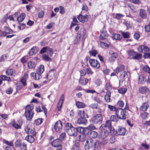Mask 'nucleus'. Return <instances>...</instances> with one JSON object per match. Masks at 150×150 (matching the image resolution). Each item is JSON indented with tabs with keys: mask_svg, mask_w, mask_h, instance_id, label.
<instances>
[{
	"mask_svg": "<svg viewBox=\"0 0 150 150\" xmlns=\"http://www.w3.org/2000/svg\"><path fill=\"white\" fill-rule=\"evenodd\" d=\"M80 73L81 77L85 76L87 74L89 77L90 76L93 74V72L90 68H86L85 69L81 70L80 71ZM90 79H88V78H86L81 77L79 80V83L80 84L82 85H85L88 83L89 80Z\"/></svg>",
	"mask_w": 150,
	"mask_h": 150,
	"instance_id": "nucleus-1",
	"label": "nucleus"
},
{
	"mask_svg": "<svg viewBox=\"0 0 150 150\" xmlns=\"http://www.w3.org/2000/svg\"><path fill=\"white\" fill-rule=\"evenodd\" d=\"M86 31L84 28H81L78 32L77 37L75 40L74 44H77L82 40H84L87 37Z\"/></svg>",
	"mask_w": 150,
	"mask_h": 150,
	"instance_id": "nucleus-2",
	"label": "nucleus"
},
{
	"mask_svg": "<svg viewBox=\"0 0 150 150\" xmlns=\"http://www.w3.org/2000/svg\"><path fill=\"white\" fill-rule=\"evenodd\" d=\"M116 114L117 118L120 119L125 120L126 119L127 116L125 110L120 108L117 109Z\"/></svg>",
	"mask_w": 150,
	"mask_h": 150,
	"instance_id": "nucleus-3",
	"label": "nucleus"
},
{
	"mask_svg": "<svg viewBox=\"0 0 150 150\" xmlns=\"http://www.w3.org/2000/svg\"><path fill=\"white\" fill-rule=\"evenodd\" d=\"M81 127L77 128L72 126L68 128L67 130V132L70 136H76L77 135V133Z\"/></svg>",
	"mask_w": 150,
	"mask_h": 150,
	"instance_id": "nucleus-4",
	"label": "nucleus"
},
{
	"mask_svg": "<svg viewBox=\"0 0 150 150\" xmlns=\"http://www.w3.org/2000/svg\"><path fill=\"white\" fill-rule=\"evenodd\" d=\"M102 120V115L100 114H97L93 117L91 120L92 122L94 124H97L99 123H101Z\"/></svg>",
	"mask_w": 150,
	"mask_h": 150,
	"instance_id": "nucleus-5",
	"label": "nucleus"
},
{
	"mask_svg": "<svg viewBox=\"0 0 150 150\" xmlns=\"http://www.w3.org/2000/svg\"><path fill=\"white\" fill-rule=\"evenodd\" d=\"M98 137L99 139H104L109 134V132L106 129L103 128V130H100Z\"/></svg>",
	"mask_w": 150,
	"mask_h": 150,
	"instance_id": "nucleus-6",
	"label": "nucleus"
},
{
	"mask_svg": "<svg viewBox=\"0 0 150 150\" xmlns=\"http://www.w3.org/2000/svg\"><path fill=\"white\" fill-rule=\"evenodd\" d=\"M96 129L95 127L93 125H90L87 127H81L80 128V131L82 132L83 133L87 134L91 129L94 130Z\"/></svg>",
	"mask_w": 150,
	"mask_h": 150,
	"instance_id": "nucleus-7",
	"label": "nucleus"
},
{
	"mask_svg": "<svg viewBox=\"0 0 150 150\" xmlns=\"http://www.w3.org/2000/svg\"><path fill=\"white\" fill-rule=\"evenodd\" d=\"M93 140L89 139L86 140L85 144V148L86 150H92L93 144Z\"/></svg>",
	"mask_w": 150,
	"mask_h": 150,
	"instance_id": "nucleus-8",
	"label": "nucleus"
},
{
	"mask_svg": "<svg viewBox=\"0 0 150 150\" xmlns=\"http://www.w3.org/2000/svg\"><path fill=\"white\" fill-rule=\"evenodd\" d=\"M62 123L61 121L59 120L55 123L54 128L56 132H60L62 131Z\"/></svg>",
	"mask_w": 150,
	"mask_h": 150,
	"instance_id": "nucleus-9",
	"label": "nucleus"
},
{
	"mask_svg": "<svg viewBox=\"0 0 150 150\" xmlns=\"http://www.w3.org/2000/svg\"><path fill=\"white\" fill-rule=\"evenodd\" d=\"M89 63L92 67H96L97 69H99L100 67V64L96 60L90 59L89 60Z\"/></svg>",
	"mask_w": 150,
	"mask_h": 150,
	"instance_id": "nucleus-10",
	"label": "nucleus"
},
{
	"mask_svg": "<svg viewBox=\"0 0 150 150\" xmlns=\"http://www.w3.org/2000/svg\"><path fill=\"white\" fill-rule=\"evenodd\" d=\"M56 71L55 70H51L47 75L45 78L49 80H50L55 77V74H56Z\"/></svg>",
	"mask_w": 150,
	"mask_h": 150,
	"instance_id": "nucleus-11",
	"label": "nucleus"
},
{
	"mask_svg": "<svg viewBox=\"0 0 150 150\" xmlns=\"http://www.w3.org/2000/svg\"><path fill=\"white\" fill-rule=\"evenodd\" d=\"M138 51L140 52L145 53L149 51L150 49L149 47L144 45H142L140 46L138 48Z\"/></svg>",
	"mask_w": 150,
	"mask_h": 150,
	"instance_id": "nucleus-12",
	"label": "nucleus"
},
{
	"mask_svg": "<svg viewBox=\"0 0 150 150\" xmlns=\"http://www.w3.org/2000/svg\"><path fill=\"white\" fill-rule=\"evenodd\" d=\"M111 121L110 120L106 121L105 124H102L99 128L100 130H103V128L106 129L107 128L111 130Z\"/></svg>",
	"mask_w": 150,
	"mask_h": 150,
	"instance_id": "nucleus-13",
	"label": "nucleus"
},
{
	"mask_svg": "<svg viewBox=\"0 0 150 150\" xmlns=\"http://www.w3.org/2000/svg\"><path fill=\"white\" fill-rule=\"evenodd\" d=\"M116 132L117 134L119 135H124L126 132L125 128L119 127L116 130Z\"/></svg>",
	"mask_w": 150,
	"mask_h": 150,
	"instance_id": "nucleus-14",
	"label": "nucleus"
},
{
	"mask_svg": "<svg viewBox=\"0 0 150 150\" xmlns=\"http://www.w3.org/2000/svg\"><path fill=\"white\" fill-rule=\"evenodd\" d=\"M139 91L140 93L143 94H148L150 92L149 88L145 86L140 87Z\"/></svg>",
	"mask_w": 150,
	"mask_h": 150,
	"instance_id": "nucleus-15",
	"label": "nucleus"
},
{
	"mask_svg": "<svg viewBox=\"0 0 150 150\" xmlns=\"http://www.w3.org/2000/svg\"><path fill=\"white\" fill-rule=\"evenodd\" d=\"M88 17V16L87 15H85L84 16L82 15H80L78 16L77 18L80 22L84 23L87 20V19Z\"/></svg>",
	"mask_w": 150,
	"mask_h": 150,
	"instance_id": "nucleus-16",
	"label": "nucleus"
},
{
	"mask_svg": "<svg viewBox=\"0 0 150 150\" xmlns=\"http://www.w3.org/2000/svg\"><path fill=\"white\" fill-rule=\"evenodd\" d=\"M64 94H62L60 98L57 106L58 109L59 111H60V110L62 107V105L64 101Z\"/></svg>",
	"mask_w": 150,
	"mask_h": 150,
	"instance_id": "nucleus-17",
	"label": "nucleus"
},
{
	"mask_svg": "<svg viewBox=\"0 0 150 150\" xmlns=\"http://www.w3.org/2000/svg\"><path fill=\"white\" fill-rule=\"evenodd\" d=\"M139 15L142 18L146 19L147 18V15L146 11L143 9H141L139 11Z\"/></svg>",
	"mask_w": 150,
	"mask_h": 150,
	"instance_id": "nucleus-18",
	"label": "nucleus"
},
{
	"mask_svg": "<svg viewBox=\"0 0 150 150\" xmlns=\"http://www.w3.org/2000/svg\"><path fill=\"white\" fill-rule=\"evenodd\" d=\"M86 117H80L78 118L77 121V123L79 124H86L87 122V120L85 119Z\"/></svg>",
	"mask_w": 150,
	"mask_h": 150,
	"instance_id": "nucleus-19",
	"label": "nucleus"
},
{
	"mask_svg": "<svg viewBox=\"0 0 150 150\" xmlns=\"http://www.w3.org/2000/svg\"><path fill=\"white\" fill-rule=\"evenodd\" d=\"M33 115V112H25V115L27 120L30 121L32 120Z\"/></svg>",
	"mask_w": 150,
	"mask_h": 150,
	"instance_id": "nucleus-20",
	"label": "nucleus"
},
{
	"mask_svg": "<svg viewBox=\"0 0 150 150\" xmlns=\"http://www.w3.org/2000/svg\"><path fill=\"white\" fill-rule=\"evenodd\" d=\"M62 141L59 139H57L52 142L51 144L54 147H57L61 144Z\"/></svg>",
	"mask_w": 150,
	"mask_h": 150,
	"instance_id": "nucleus-21",
	"label": "nucleus"
},
{
	"mask_svg": "<svg viewBox=\"0 0 150 150\" xmlns=\"http://www.w3.org/2000/svg\"><path fill=\"white\" fill-rule=\"evenodd\" d=\"M111 92L110 91H107L105 96V100L107 102H110L111 101L110 98Z\"/></svg>",
	"mask_w": 150,
	"mask_h": 150,
	"instance_id": "nucleus-22",
	"label": "nucleus"
},
{
	"mask_svg": "<svg viewBox=\"0 0 150 150\" xmlns=\"http://www.w3.org/2000/svg\"><path fill=\"white\" fill-rule=\"evenodd\" d=\"M90 137L92 138H95L97 137L98 134L97 132L93 131L90 130L88 133L87 134Z\"/></svg>",
	"mask_w": 150,
	"mask_h": 150,
	"instance_id": "nucleus-23",
	"label": "nucleus"
},
{
	"mask_svg": "<svg viewBox=\"0 0 150 150\" xmlns=\"http://www.w3.org/2000/svg\"><path fill=\"white\" fill-rule=\"evenodd\" d=\"M80 133H82V134L79 135V141L83 142L86 140V135L87 134L83 133L82 132L80 131Z\"/></svg>",
	"mask_w": 150,
	"mask_h": 150,
	"instance_id": "nucleus-24",
	"label": "nucleus"
},
{
	"mask_svg": "<svg viewBox=\"0 0 150 150\" xmlns=\"http://www.w3.org/2000/svg\"><path fill=\"white\" fill-rule=\"evenodd\" d=\"M117 57V53L113 52L111 54L110 57L109 59V60L110 62H114L115 61Z\"/></svg>",
	"mask_w": 150,
	"mask_h": 150,
	"instance_id": "nucleus-25",
	"label": "nucleus"
},
{
	"mask_svg": "<svg viewBox=\"0 0 150 150\" xmlns=\"http://www.w3.org/2000/svg\"><path fill=\"white\" fill-rule=\"evenodd\" d=\"M15 73V71L13 69H8L6 71V74L7 76H14Z\"/></svg>",
	"mask_w": 150,
	"mask_h": 150,
	"instance_id": "nucleus-26",
	"label": "nucleus"
},
{
	"mask_svg": "<svg viewBox=\"0 0 150 150\" xmlns=\"http://www.w3.org/2000/svg\"><path fill=\"white\" fill-rule=\"evenodd\" d=\"M145 76L143 74H140L139 76L138 80L139 83L140 84H143L144 82V81L146 79Z\"/></svg>",
	"mask_w": 150,
	"mask_h": 150,
	"instance_id": "nucleus-27",
	"label": "nucleus"
},
{
	"mask_svg": "<svg viewBox=\"0 0 150 150\" xmlns=\"http://www.w3.org/2000/svg\"><path fill=\"white\" fill-rule=\"evenodd\" d=\"M124 69V66L123 65H121L119 67H117L114 70V71L116 74H117L119 73V72L123 71Z\"/></svg>",
	"mask_w": 150,
	"mask_h": 150,
	"instance_id": "nucleus-28",
	"label": "nucleus"
},
{
	"mask_svg": "<svg viewBox=\"0 0 150 150\" xmlns=\"http://www.w3.org/2000/svg\"><path fill=\"white\" fill-rule=\"evenodd\" d=\"M25 139L30 143H32L35 140L34 137L31 135H28L25 137Z\"/></svg>",
	"mask_w": 150,
	"mask_h": 150,
	"instance_id": "nucleus-29",
	"label": "nucleus"
},
{
	"mask_svg": "<svg viewBox=\"0 0 150 150\" xmlns=\"http://www.w3.org/2000/svg\"><path fill=\"white\" fill-rule=\"evenodd\" d=\"M36 64L34 62L30 61L28 63V67L29 69H32L35 68Z\"/></svg>",
	"mask_w": 150,
	"mask_h": 150,
	"instance_id": "nucleus-30",
	"label": "nucleus"
},
{
	"mask_svg": "<svg viewBox=\"0 0 150 150\" xmlns=\"http://www.w3.org/2000/svg\"><path fill=\"white\" fill-rule=\"evenodd\" d=\"M25 17V14L24 13H22L19 16L17 17V20L18 22H21L24 19Z\"/></svg>",
	"mask_w": 150,
	"mask_h": 150,
	"instance_id": "nucleus-31",
	"label": "nucleus"
},
{
	"mask_svg": "<svg viewBox=\"0 0 150 150\" xmlns=\"http://www.w3.org/2000/svg\"><path fill=\"white\" fill-rule=\"evenodd\" d=\"M148 106V105L147 103H144L140 108L139 109L141 110L146 111L147 110Z\"/></svg>",
	"mask_w": 150,
	"mask_h": 150,
	"instance_id": "nucleus-32",
	"label": "nucleus"
},
{
	"mask_svg": "<svg viewBox=\"0 0 150 150\" xmlns=\"http://www.w3.org/2000/svg\"><path fill=\"white\" fill-rule=\"evenodd\" d=\"M112 38L116 40H120L122 38V36L119 34L114 33L112 35Z\"/></svg>",
	"mask_w": 150,
	"mask_h": 150,
	"instance_id": "nucleus-33",
	"label": "nucleus"
},
{
	"mask_svg": "<svg viewBox=\"0 0 150 150\" xmlns=\"http://www.w3.org/2000/svg\"><path fill=\"white\" fill-rule=\"evenodd\" d=\"M108 34L106 31H103L101 33L100 35V39L103 40L106 39L108 38Z\"/></svg>",
	"mask_w": 150,
	"mask_h": 150,
	"instance_id": "nucleus-34",
	"label": "nucleus"
},
{
	"mask_svg": "<svg viewBox=\"0 0 150 150\" xmlns=\"http://www.w3.org/2000/svg\"><path fill=\"white\" fill-rule=\"evenodd\" d=\"M102 146L101 145L100 141H97L94 144L95 148L99 149H100Z\"/></svg>",
	"mask_w": 150,
	"mask_h": 150,
	"instance_id": "nucleus-35",
	"label": "nucleus"
},
{
	"mask_svg": "<svg viewBox=\"0 0 150 150\" xmlns=\"http://www.w3.org/2000/svg\"><path fill=\"white\" fill-rule=\"evenodd\" d=\"M33 108L34 107L32 105H27L25 109V112H33L32 110Z\"/></svg>",
	"mask_w": 150,
	"mask_h": 150,
	"instance_id": "nucleus-36",
	"label": "nucleus"
},
{
	"mask_svg": "<svg viewBox=\"0 0 150 150\" xmlns=\"http://www.w3.org/2000/svg\"><path fill=\"white\" fill-rule=\"evenodd\" d=\"M76 106L79 108H84L86 106L85 104L79 101L76 102Z\"/></svg>",
	"mask_w": 150,
	"mask_h": 150,
	"instance_id": "nucleus-37",
	"label": "nucleus"
},
{
	"mask_svg": "<svg viewBox=\"0 0 150 150\" xmlns=\"http://www.w3.org/2000/svg\"><path fill=\"white\" fill-rule=\"evenodd\" d=\"M78 114L80 117L88 118V117L86 114L85 113V112L83 110H80L79 111Z\"/></svg>",
	"mask_w": 150,
	"mask_h": 150,
	"instance_id": "nucleus-38",
	"label": "nucleus"
},
{
	"mask_svg": "<svg viewBox=\"0 0 150 150\" xmlns=\"http://www.w3.org/2000/svg\"><path fill=\"white\" fill-rule=\"evenodd\" d=\"M44 71V66L43 65H41L38 67L36 72L41 74Z\"/></svg>",
	"mask_w": 150,
	"mask_h": 150,
	"instance_id": "nucleus-39",
	"label": "nucleus"
},
{
	"mask_svg": "<svg viewBox=\"0 0 150 150\" xmlns=\"http://www.w3.org/2000/svg\"><path fill=\"white\" fill-rule=\"evenodd\" d=\"M37 52L36 47H33L30 50L29 54L31 56L35 54Z\"/></svg>",
	"mask_w": 150,
	"mask_h": 150,
	"instance_id": "nucleus-40",
	"label": "nucleus"
},
{
	"mask_svg": "<svg viewBox=\"0 0 150 150\" xmlns=\"http://www.w3.org/2000/svg\"><path fill=\"white\" fill-rule=\"evenodd\" d=\"M100 45L101 47L103 48H106L109 47V46L110 45V43L107 42H103L100 41Z\"/></svg>",
	"mask_w": 150,
	"mask_h": 150,
	"instance_id": "nucleus-41",
	"label": "nucleus"
},
{
	"mask_svg": "<svg viewBox=\"0 0 150 150\" xmlns=\"http://www.w3.org/2000/svg\"><path fill=\"white\" fill-rule=\"evenodd\" d=\"M4 29L7 34H12L14 33L13 31L12 30L6 26L4 27Z\"/></svg>",
	"mask_w": 150,
	"mask_h": 150,
	"instance_id": "nucleus-42",
	"label": "nucleus"
},
{
	"mask_svg": "<svg viewBox=\"0 0 150 150\" xmlns=\"http://www.w3.org/2000/svg\"><path fill=\"white\" fill-rule=\"evenodd\" d=\"M142 57V54L136 53L134 56L132 57V58L134 59H141Z\"/></svg>",
	"mask_w": 150,
	"mask_h": 150,
	"instance_id": "nucleus-43",
	"label": "nucleus"
},
{
	"mask_svg": "<svg viewBox=\"0 0 150 150\" xmlns=\"http://www.w3.org/2000/svg\"><path fill=\"white\" fill-rule=\"evenodd\" d=\"M43 120L42 118H38L35 120L34 124L37 125H40L42 122Z\"/></svg>",
	"mask_w": 150,
	"mask_h": 150,
	"instance_id": "nucleus-44",
	"label": "nucleus"
},
{
	"mask_svg": "<svg viewBox=\"0 0 150 150\" xmlns=\"http://www.w3.org/2000/svg\"><path fill=\"white\" fill-rule=\"evenodd\" d=\"M49 57V55L46 54H44L42 56L43 59L47 61H50L51 60V58Z\"/></svg>",
	"mask_w": 150,
	"mask_h": 150,
	"instance_id": "nucleus-45",
	"label": "nucleus"
},
{
	"mask_svg": "<svg viewBox=\"0 0 150 150\" xmlns=\"http://www.w3.org/2000/svg\"><path fill=\"white\" fill-rule=\"evenodd\" d=\"M127 90V88H121L118 90V91L119 93L124 94L126 92Z\"/></svg>",
	"mask_w": 150,
	"mask_h": 150,
	"instance_id": "nucleus-46",
	"label": "nucleus"
},
{
	"mask_svg": "<svg viewBox=\"0 0 150 150\" xmlns=\"http://www.w3.org/2000/svg\"><path fill=\"white\" fill-rule=\"evenodd\" d=\"M79 144L78 143H75L71 148V150H79Z\"/></svg>",
	"mask_w": 150,
	"mask_h": 150,
	"instance_id": "nucleus-47",
	"label": "nucleus"
},
{
	"mask_svg": "<svg viewBox=\"0 0 150 150\" xmlns=\"http://www.w3.org/2000/svg\"><path fill=\"white\" fill-rule=\"evenodd\" d=\"M121 34L124 38H129V33L128 32H122Z\"/></svg>",
	"mask_w": 150,
	"mask_h": 150,
	"instance_id": "nucleus-48",
	"label": "nucleus"
},
{
	"mask_svg": "<svg viewBox=\"0 0 150 150\" xmlns=\"http://www.w3.org/2000/svg\"><path fill=\"white\" fill-rule=\"evenodd\" d=\"M144 71L147 72L150 74V68L147 65H146L143 68Z\"/></svg>",
	"mask_w": 150,
	"mask_h": 150,
	"instance_id": "nucleus-49",
	"label": "nucleus"
},
{
	"mask_svg": "<svg viewBox=\"0 0 150 150\" xmlns=\"http://www.w3.org/2000/svg\"><path fill=\"white\" fill-rule=\"evenodd\" d=\"M46 52L47 53L49 56H51L53 54V51L52 49L48 47L47 49Z\"/></svg>",
	"mask_w": 150,
	"mask_h": 150,
	"instance_id": "nucleus-50",
	"label": "nucleus"
},
{
	"mask_svg": "<svg viewBox=\"0 0 150 150\" xmlns=\"http://www.w3.org/2000/svg\"><path fill=\"white\" fill-rule=\"evenodd\" d=\"M112 87L111 86L109 83H107L106 84L105 89L108 91H109L112 89Z\"/></svg>",
	"mask_w": 150,
	"mask_h": 150,
	"instance_id": "nucleus-51",
	"label": "nucleus"
},
{
	"mask_svg": "<svg viewBox=\"0 0 150 150\" xmlns=\"http://www.w3.org/2000/svg\"><path fill=\"white\" fill-rule=\"evenodd\" d=\"M108 108L111 111H116V110H117L116 109V107L114 106H113L109 105H108Z\"/></svg>",
	"mask_w": 150,
	"mask_h": 150,
	"instance_id": "nucleus-52",
	"label": "nucleus"
},
{
	"mask_svg": "<svg viewBox=\"0 0 150 150\" xmlns=\"http://www.w3.org/2000/svg\"><path fill=\"white\" fill-rule=\"evenodd\" d=\"M144 29L146 32H150V22H149L148 25L145 26Z\"/></svg>",
	"mask_w": 150,
	"mask_h": 150,
	"instance_id": "nucleus-53",
	"label": "nucleus"
},
{
	"mask_svg": "<svg viewBox=\"0 0 150 150\" xmlns=\"http://www.w3.org/2000/svg\"><path fill=\"white\" fill-rule=\"evenodd\" d=\"M117 117L115 115H112L110 117V121H114V122H117Z\"/></svg>",
	"mask_w": 150,
	"mask_h": 150,
	"instance_id": "nucleus-54",
	"label": "nucleus"
},
{
	"mask_svg": "<svg viewBox=\"0 0 150 150\" xmlns=\"http://www.w3.org/2000/svg\"><path fill=\"white\" fill-rule=\"evenodd\" d=\"M66 134L65 132L62 133L59 136V139L62 141L63 140L64 138L66 137Z\"/></svg>",
	"mask_w": 150,
	"mask_h": 150,
	"instance_id": "nucleus-55",
	"label": "nucleus"
},
{
	"mask_svg": "<svg viewBox=\"0 0 150 150\" xmlns=\"http://www.w3.org/2000/svg\"><path fill=\"white\" fill-rule=\"evenodd\" d=\"M13 91V88L11 87L8 88L6 90V92L7 94H10L12 93Z\"/></svg>",
	"mask_w": 150,
	"mask_h": 150,
	"instance_id": "nucleus-56",
	"label": "nucleus"
},
{
	"mask_svg": "<svg viewBox=\"0 0 150 150\" xmlns=\"http://www.w3.org/2000/svg\"><path fill=\"white\" fill-rule=\"evenodd\" d=\"M1 78L3 80H6L9 81L10 80V78L5 75H2L1 77Z\"/></svg>",
	"mask_w": 150,
	"mask_h": 150,
	"instance_id": "nucleus-57",
	"label": "nucleus"
},
{
	"mask_svg": "<svg viewBox=\"0 0 150 150\" xmlns=\"http://www.w3.org/2000/svg\"><path fill=\"white\" fill-rule=\"evenodd\" d=\"M89 53L92 56H96V54H97V52L96 51L94 50H92L89 51Z\"/></svg>",
	"mask_w": 150,
	"mask_h": 150,
	"instance_id": "nucleus-58",
	"label": "nucleus"
},
{
	"mask_svg": "<svg viewBox=\"0 0 150 150\" xmlns=\"http://www.w3.org/2000/svg\"><path fill=\"white\" fill-rule=\"evenodd\" d=\"M21 150H27V145L24 143H23L21 146Z\"/></svg>",
	"mask_w": 150,
	"mask_h": 150,
	"instance_id": "nucleus-59",
	"label": "nucleus"
},
{
	"mask_svg": "<svg viewBox=\"0 0 150 150\" xmlns=\"http://www.w3.org/2000/svg\"><path fill=\"white\" fill-rule=\"evenodd\" d=\"M117 105L119 107L122 108L124 106V103L123 101L119 100L118 102Z\"/></svg>",
	"mask_w": 150,
	"mask_h": 150,
	"instance_id": "nucleus-60",
	"label": "nucleus"
},
{
	"mask_svg": "<svg viewBox=\"0 0 150 150\" xmlns=\"http://www.w3.org/2000/svg\"><path fill=\"white\" fill-rule=\"evenodd\" d=\"M26 27V25L25 24L23 23H21L20 24V25L18 26V28L20 30H23Z\"/></svg>",
	"mask_w": 150,
	"mask_h": 150,
	"instance_id": "nucleus-61",
	"label": "nucleus"
},
{
	"mask_svg": "<svg viewBox=\"0 0 150 150\" xmlns=\"http://www.w3.org/2000/svg\"><path fill=\"white\" fill-rule=\"evenodd\" d=\"M143 57L144 59L150 58V53H144L143 55Z\"/></svg>",
	"mask_w": 150,
	"mask_h": 150,
	"instance_id": "nucleus-62",
	"label": "nucleus"
},
{
	"mask_svg": "<svg viewBox=\"0 0 150 150\" xmlns=\"http://www.w3.org/2000/svg\"><path fill=\"white\" fill-rule=\"evenodd\" d=\"M41 78V74L38 73V72H37L36 73V75H35V80H39L40 78Z\"/></svg>",
	"mask_w": 150,
	"mask_h": 150,
	"instance_id": "nucleus-63",
	"label": "nucleus"
},
{
	"mask_svg": "<svg viewBox=\"0 0 150 150\" xmlns=\"http://www.w3.org/2000/svg\"><path fill=\"white\" fill-rule=\"evenodd\" d=\"M148 115V113L146 112H144L141 115V117L143 119H145L147 118Z\"/></svg>",
	"mask_w": 150,
	"mask_h": 150,
	"instance_id": "nucleus-64",
	"label": "nucleus"
}]
</instances>
